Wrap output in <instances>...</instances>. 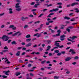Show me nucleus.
<instances>
[{
    "label": "nucleus",
    "mask_w": 79,
    "mask_h": 79,
    "mask_svg": "<svg viewBox=\"0 0 79 79\" xmlns=\"http://www.w3.org/2000/svg\"><path fill=\"white\" fill-rule=\"evenodd\" d=\"M19 3L15 4V8H16V10L17 11H20L21 10V8H20V6H19Z\"/></svg>",
    "instance_id": "obj_1"
},
{
    "label": "nucleus",
    "mask_w": 79,
    "mask_h": 79,
    "mask_svg": "<svg viewBox=\"0 0 79 79\" xmlns=\"http://www.w3.org/2000/svg\"><path fill=\"white\" fill-rule=\"evenodd\" d=\"M1 39L3 40L4 41H6L8 40L9 38L8 37V36L3 35L2 37H1Z\"/></svg>",
    "instance_id": "obj_2"
},
{
    "label": "nucleus",
    "mask_w": 79,
    "mask_h": 79,
    "mask_svg": "<svg viewBox=\"0 0 79 79\" xmlns=\"http://www.w3.org/2000/svg\"><path fill=\"white\" fill-rule=\"evenodd\" d=\"M69 52H71V54L72 55H74V54H76V52H74V50L72 49L69 50Z\"/></svg>",
    "instance_id": "obj_3"
},
{
    "label": "nucleus",
    "mask_w": 79,
    "mask_h": 79,
    "mask_svg": "<svg viewBox=\"0 0 79 79\" xmlns=\"http://www.w3.org/2000/svg\"><path fill=\"white\" fill-rule=\"evenodd\" d=\"M75 5H79V3L78 2H74L71 4V6H74Z\"/></svg>",
    "instance_id": "obj_4"
},
{
    "label": "nucleus",
    "mask_w": 79,
    "mask_h": 79,
    "mask_svg": "<svg viewBox=\"0 0 79 79\" xmlns=\"http://www.w3.org/2000/svg\"><path fill=\"white\" fill-rule=\"evenodd\" d=\"M55 45H56V47H59L60 46V44L56 41L55 42V44H54Z\"/></svg>",
    "instance_id": "obj_5"
},
{
    "label": "nucleus",
    "mask_w": 79,
    "mask_h": 79,
    "mask_svg": "<svg viewBox=\"0 0 79 79\" xmlns=\"http://www.w3.org/2000/svg\"><path fill=\"white\" fill-rule=\"evenodd\" d=\"M32 46V43H28L26 45V46L27 47H31Z\"/></svg>",
    "instance_id": "obj_6"
},
{
    "label": "nucleus",
    "mask_w": 79,
    "mask_h": 79,
    "mask_svg": "<svg viewBox=\"0 0 79 79\" xmlns=\"http://www.w3.org/2000/svg\"><path fill=\"white\" fill-rule=\"evenodd\" d=\"M70 38L72 40H74L75 39H76V38H77V36H73L72 37H70Z\"/></svg>",
    "instance_id": "obj_7"
},
{
    "label": "nucleus",
    "mask_w": 79,
    "mask_h": 79,
    "mask_svg": "<svg viewBox=\"0 0 79 79\" xmlns=\"http://www.w3.org/2000/svg\"><path fill=\"white\" fill-rule=\"evenodd\" d=\"M71 57H67V58H66L65 59V60L66 61H69V60H71Z\"/></svg>",
    "instance_id": "obj_8"
},
{
    "label": "nucleus",
    "mask_w": 79,
    "mask_h": 79,
    "mask_svg": "<svg viewBox=\"0 0 79 79\" xmlns=\"http://www.w3.org/2000/svg\"><path fill=\"white\" fill-rule=\"evenodd\" d=\"M74 10H76V11H75V12L76 13H79V9H78V8H75L74 9Z\"/></svg>",
    "instance_id": "obj_9"
},
{
    "label": "nucleus",
    "mask_w": 79,
    "mask_h": 79,
    "mask_svg": "<svg viewBox=\"0 0 79 79\" xmlns=\"http://www.w3.org/2000/svg\"><path fill=\"white\" fill-rule=\"evenodd\" d=\"M10 72V70H8L5 73V74H6V75L7 76H8V75H9V74H8V73H9V72Z\"/></svg>",
    "instance_id": "obj_10"
},
{
    "label": "nucleus",
    "mask_w": 79,
    "mask_h": 79,
    "mask_svg": "<svg viewBox=\"0 0 79 79\" xmlns=\"http://www.w3.org/2000/svg\"><path fill=\"white\" fill-rule=\"evenodd\" d=\"M20 51H18L17 52V53H16V56H20Z\"/></svg>",
    "instance_id": "obj_11"
},
{
    "label": "nucleus",
    "mask_w": 79,
    "mask_h": 79,
    "mask_svg": "<svg viewBox=\"0 0 79 79\" xmlns=\"http://www.w3.org/2000/svg\"><path fill=\"white\" fill-rule=\"evenodd\" d=\"M47 48H47L46 50V51H48L50 49V48H51V46H48L47 47Z\"/></svg>",
    "instance_id": "obj_12"
},
{
    "label": "nucleus",
    "mask_w": 79,
    "mask_h": 79,
    "mask_svg": "<svg viewBox=\"0 0 79 79\" xmlns=\"http://www.w3.org/2000/svg\"><path fill=\"white\" fill-rule=\"evenodd\" d=\"M28 27H29V26L27 25H25L23 27V28L24 29H27V28H28Z\"/></svg>",
    "instance_id": "obj_13"
},
{
    "label": "nucleus",
    "mask_w": 79,
    "mask_h": 79,
    "mask_svg": "<svg viewBox=\"0 0 79 79\" xmlns=\"http://www.w3.org/2000/svg\"><path fill=\"white\" fill-rule=\"evenodd\" d=\"M11 44L12 45H16L17 44V43H16V41H14L11 43Z\"/></svg>",
    "instance_id": "obj_14"
},
{
    "label": "nucleus",
    "mask_w": 79,
    "mask_h": 79,
    "mask_svg": "<svg viewBox=\"0 0 79 79\" xmlns=\"http://www.w3.org/2000/svg\"><path fill=\"white\" fill-rule=\"evenodd\" d=\"M20 74H21V73L20 72H16L15 74L16 76H19V75H20Z\"/></svg>",
    "instance_id": "obj_15"
},
{
    "label": "nucleus",
    "mask_w": 79,
    "mask_h": 79,
    "mask_svg": "<svg viewBox=\"0 0 79 79\" xmlns=\"http://www.w3.org/2000/svg\"><path fill=\"white\" fill-rule=\"evenodd\" d=\"M31 40V39L29 38V39H27L26 40V41L27 42H30Z\"/></svg>",
    "instance_id": "obj_16"
},
{
    "label": "nucleus",
    "mask_w": 79,
    "mask_h": 79,
    "mask_svg": "<svg viewBox=\"0 0 79 79\" xmlns=\"http://www.w3.org/2000/svg\"><path fill=\"white\" fill-rule=\"evenodd\" d=\"M49 30L51 31V33H54V32H55V31L51 28H49Z\"/></svg>",
    "instance_id": "obj_17"
},
{
    "label": "nucleus",
    "mask_w": 79,
    "mask_h": 79,
    "mask_svg": "<svg viewBox=\"0 0 79 79\" xmlns=\"http://www.w3.org/2000/svg\"><path fill=\"white\" fill-rule=\"evenodd\" d=\"M54 79H59V76H54Z\"/></svg>",
    "instance_id": "obj_18"
},
{
    "label": "nucleus",
    "mask_w": 79,
    "mask_h": 79,
    "mask_svg": "<svg viewBox=\"0 0 79 79\" xmlns=\"http://www.w3.org/2000/svg\"><path fill=\"white\" fill-rule=\"evenodd\" d=\"M25 37H26V38H30L31 37V35H27Z\"/></svg>",
    "instance_id": "obj_19"
},
{
    "label": "nucleus",
    "mask_w": 79,
    "mask_h": 79,
    "mask_svg": "<svg viewBox=\"0 0 79 79\" xmlns=\"http://www.w3.org/2000/svg\"><path fill=\"white\" fill-rule=\"evenodd\" d=\"M45 62H46V60H44L43 61H42L41 62V63L42 64H45Z\"/></svg>",
    "instance_id": "obj_20"
},
{
    "label": "nucleus",
    "mask_w": 79,
    "mask_h": 79,
    "mask_svg": "<svg viewBox=\"0 0 79 79\" xmlns=\"http://www.w3.org/2000/svg\"><path fill=\"white\" fill-rule=\"evenodd\" d=\"M70 18H69L68 17L65 16L64 17V19H69Z\"/></svg>",
    "instance_id": "obj_21"
},
{
    "label": "nucleus",
    "mask_w": 79,
    "mask_h": 79,
    "mask_svg": "<svg viewBox=\"0 0 79 79\" xmlns=\"http://www.w3.org/2000/svg\"><path fill=\"white\" fill-rule=\"evenodd\" d=\"M64 37H65V35H63L60 36V39H63L64 38Z\"/></svg>",
    "instance_id": "obj_22"
},
{
    "label": "nucleus",
    "mask_w": 79,
    "mask_h": 79,
    "mask_svg": "<svg viewBox=\"0 0 79 79\" xmlns=\"http://www.w3.org/2000/svg\"><path fill=\"white\" fill-rule=\"evenodd\" d=\"M27 67L28 68H30V67H31L32 66V64H29L27 65Z\"/></svg>",
    "instance_id": "obj_23"
},
{
    "label": "nucleus",
    "mask_w": 79,
    "mask_h": 79,
    "mask_svg": "<svg viewBox=\"0 0 79 79\" xmlns=\"http://www.w3.org/2000/svg\"><path fill=\"white\" fill-rule=\"evenodd\" d=\"M59 10V9L58 8H56L55 9H53V11H58Z\"/></svg>",
    "instance_id": "obj_24"
},
{
    "label": "nucleus",
    "mask_w": 79,
    "mask_h": 79,
    "mask_svg": "<svg viewBox=\"0 0 79 79\" xmlns=\"http://www.w3.org/2000/svg\"><path fill=\"white\" fill-rule=\"evenodd\" d=\"M57 34H60L61 33V31H60V30H59L57 31Z\"/></svg>",
    "instance_id": "obj_25"
},
{
    "label": "nucleus",
    "mask_w": 79,
    "mask_h": 79,
    "mask_svg": "<svg viewBox=\"0 0 79 79\" xmlns=\"http://www.w3.org/2000/svg\"><path fill=\"white\" fill-rule=\"evenodd\" d=\"M44 15V14H41L38 17V18H40V17H42V16H43V15Z\"/></svg>",
    "instance_id": "obj_26"
},
{
    "label": "nucleus",
    "mask_w": 79,
    "mask_h": 79,
    "mask_svg": "<svg viewBox=\"0 0 79 79\" xmlns=\"http://www.w3.org/2000/svg\"><path fill=\"white\" fill-rule=\"evenodd\" d=\"M79 59V57L77 56H76L74 58V60H77Z\"/></svg>",
    "instance_id": "obj_27"
},
{
    "label": "nucleus",
    "mask_w": 79,
    "mask_h": 79,
    "mask_svg": "<svg viewBox=\"0 0 79 79\" xmlns=\"http://www.w3.org/2000/svg\"><path fill=\"white\" fill-rule=\"evenodd\" d=\"M39 51H42L43 50V48H39Z\"/></svg>",
    "instance_id": "obj_28"
},
{
    "label": "nucleus",
    "mask_w": 79,
    "mask_h": 79,
    "mask_svg": "<svg viewBox=\"0 0 79 79\" xmlns=\"http://www.w3.org/2000/svg\"><path fill=\"white\" fill-rule=\"evenodd\" d=\"M29 17H30V18H33L34 17V15H29Z\"/></svg>",
    "instance_id": "obj_29"
},
{
    "label": "nucleus",
    "mask_w": 79,
    "mask_h": 79,
    "mask_svg": "<svg viewBox=\"0 0 79 79\" xmlns=\"http://www.w3.org/2000/svg\"><path fill=\"white\" fill-rule=\"evenodd\" d=\"M59 48H64V46H63V45H61V46L59 45Z\"/></svg>",
    "instance_id": "obj_30"
},
{
    "label": "nucleus",
    "mask_w": 79,
    "mask_h": 79,
    "mask_svg": "<svg viewBox=\"0 0 79 79\" xmlns=\"http://www.w3.org/2000/svg\"><path fill=\"white\" fill-rule=\"evenodd\" d=\"M54 52L55 53H59V50H55L54 51Z\"/></svg>",
    "instance_id": "obj_31"
},
{
    "label": "nucleus",
    "mask_w": 79,
    "mask_h": 79,
    "mask_svg": "<svg viewBox=\"0 0 79 79\" xmlns=\"http://www.w3.org/2000/svg\"><path fill=\"white\" fill-rule=\"evenodd\" d=\"M47 42H48V44H50L52 42V41H51V40H47Z\"/></svg>",
    "instance_id": "obj_32"
},
{
    "label": "nucleus",
    "mask_w": 79,
    "mask_h": 79,
    "mask_svg": "<svg viewBox=\"0 0 79 79\" xmlns=\"http://www.w3.org/2000/svg\"><path fill=\"white\" fill-rule=\"evenodd\" d=\"M19 62L20 63H23V61L21 60H19Z\"/></svg>",
    "instance_id": "obj_33"
},
{
    "label": "nucleus",
    "mask_w": 79,
    "mask_h": 79,
    "mask_svg": "<svg viewBox=\"0 0 79 79\" xmlns=\"http://www.w3.org/2000/svg\"><path fill=\"white\" fill-rule=\"evenodd\" d=\"M61 52L57 54V56H61Z\"/></svg>",
    "instance_id": "obj_34"
},
{
    "label": "nucleus",
    "mask_w": 79,
    "mask_h": 79,
    "mask_svg": "<svg viewBox=\"0 0 79 79\" xmlns=\"http://www.w3.org/2000/svg\"><path fill=\"white\" fill-rule=\"evenodd\" d=\"M8 50H4L2 51L4 53H5V52H8Z\"/></svg>",
    "instance_id": "obj_35"
},
{
    "label": "nucleus",
    "mask_w": 79,
    "mask_h": 79,
    "mask_svg": "<svg viewBox=\"0 0 79 79\" xmlns=\"http://www.w3.org/2000/svg\"><path fill=\"white\" fill-rule=\"evenodd\" d=\"M57 4L58 5H62V3H61V2H59L57 3Z\"/></svg>",
    "instance_id": "obj_36"
},
{
    "label": "nucleus",
    "mask_w": 79,
    "mask_h": 79,
    "mask_svg": "<svg viewBox=\"0 0 79 79\" xmlns=\"http://www.w3.org/2000/svg\"><path fill=\"white\" fill-rule=\"evenodd\" d=\"M14 27V25H10L9 27V28H13Z\"/></svg>",
    "instance_id": "obj_37"
},
{
    "label": "nucleus",
    "mask_w": 79,
    "mask_h": 79,
    "mask_svg": "<svg viewBox=\"0 0 79 79\" xmlns=\"http://www.w3.org/2000/svg\"><path fill=\"white\" fill-rule=\"evenodd\" d=\"M34 4H35V2H32L30 4V5H34Z\"/></svg>",
    "instance_id": "obj_38"
},
{
    "label": "nucleus",
    "mask_w": 79,
    "mask_h": 79,
    "mask_svg": "<svg viewBox=\"0 0 79 79\" xmlns=\"http://www.w3.org/2000/svg\"><path fill=\"white\" fill-rule=\"evenodd\" d=\"M66 31L69 32H70V29L69 28H67L66 29Z\"/></svg>",
    "instance_id": "obj_39"
},
{
    "label": "nucleus",
    "mask_w": 79,
    "mask_h": 79,
    "mask_svg": "<svg viewBox=\"0 0 79 79\" xmlns=\"http://www.w3.org/2000/svg\"><path fill=\"white\" fill-rule=\"evenodd\" d=\"M2 77H3V78H7V76H5V75L2 76Z\"/></svg>",
    "instance_id": "obj_40"
},
{
    "label": "nucleus",
    "mask_w": 79,
    "mask_h": 79,
    "mask_svg": "<svg viewBox=\"0 0 79 79\" xmlns=\"http://www.w3.org/2000/svg\"><path fill=\"white\" fill-rule=\"evenodd\" d=\"M23 48V47H18L17 48L18 50H20V49H21L22 48Z\"/></svg>",
    "instance_id": "obj_41"
},
{
    "label": "nucleus",
    "mask_w": 79,
    "mask_h": 79,
    "mask_svg": "<svg viewBox=\"0 0 79 79\" xmlns=\"http://www.w3.org/2000/svg\"><path fill=\"white\" fill-rule=\"evenodd\" d=\"M68 28L70 29H73V28H74V27H73V26H70V27H69Z\"/></svg>",
    "instance_id": "obj_42"
},
{
    "label": "nucleus",
    "mask_w": 79,
    "mask_h": 79,
    "mask_svg": "<svg viewBox=\"0 0 79 79\" xmlns=\"http://www.w3.org/2000/svg\"><path fill=\"white\" fill-rule=\"evenodd\" d=\"M70 21H75V19L73 18L72 19L70 20Z\"/></svg>",
    "instance_id": "obj_43"
},
{
    "label": "nucleus",
    "mask_w": 79,
    "mask_h": 79,
    "mask_svg": "<svg viewBox=\"0 0 79 79\" xmlns=\"http://www.w3.org/2000/svg\"><path fill=\"white\" fill-rule=\"evenodd\" d=\"M5 15V13H3L2 14H0V16H3Z\"/></svg>",
    "instance_id": "obj_44"
},
{
    "label": "nucleus",
    "mask_w": 79,
    "mask_h": 79,
    "mask_svg": "<svg viewBox=\"0 0 79 79\" xmlns=\"http://www.w3.org/2000/svg\"><path fill=\"white\" fill-rule=\"evenodd\" d=\"M21 19L22 21H24L25 20V18H24V17H22Z\"/></svg>",
    "instance_id": "obj_45"
},
{
    "label": "nucleus",
    "mask_w": 79,
    "mask_h": 79,
    "mask_svg": "<svg viewBox=\"0 0 79 79\" xmlns=\"http://www.w3.org/2000/svg\"><path fill=\"white\" fill-rule=\"evenodd\" d=\"M40 21H38L34 23V24H37V23H40Z\"/></svg>",
    "instance_id": "obj_46"
},
{
    "label": "nucleus",
    "mask_w": 79,
    "mask_h": 79,
    "mask_svg": "<svg viewBox=\"0 0 79 79\" xmlns=\"http://www.w3.org/2000/svg\"><path fill=\"white\" fill-rule=\"evenodd\" d=\"M57 8H62V6H57Z\"/></svg>",
    "instance_id": "obj_47"
},
{
    "label": "nucleus",
    "mask_w": 79,
    "mask_h": 79,
    "mask_svg": "<svg viewBox=\"0 0 79 79\" xmlns=\"http://www.w3.org/2000/svg\"><path fill=\"white\" fill-rule=\"evenodd\" d=\"M61 53L62 54H64V53H66V52H65V51H62L61 52Z\"/></svg>",
    "instance_id": "obj_48"
},
{
    "label": "nucleus",
    "mask_w": 79,
    "mask_h": 79,
    "mask_svg": "<svg viewBox=\"0 0 79 79\" xmlns=\"http://www.w3.org/2000/svg\"><path fill=\"white\" fill-rule=\"evenodd\" d=\"M70 73V71H67L66 72V74H69Z\"/></svg>",
    "instance_id": "obj_49"
},
{
    "label": "nucleus",
    "mask_w": 79,
    "mask_h": 79,
    "mask_svg": "<svg viewBox=\"0 0 79 79\" xmlns=\"http://www.w3.org/2000/svg\"><path fill=\"white\" fill-rule=\"evenodd\" d=\"M4 49H8V48L7 46H5L4 48Z\"/></svg>",
    "instance_id": "obj_50"
},
{
    "label": "nucleus",
    "mask_w": 79,
    "mask_h": 79,
    "mask_svg": "<svg viewBox=\"0 0 79 79\" xmlns=\"http://www.w3.org/2000/svg\"><path fill=\"white\" fill-rule=\"evenodd\" d=\"M73 15H74L73 13H71L69 14V16H73Z\"/></svg>",
    "instance_id": "obj_51"
},
{
    "label": "nucleus",
    "mask_w": 79,
    "mask_h": 79,
    "mask_svg": "<svg viewBox=\"0 0 79 79\" xmlns=\"http://www.w3.org/2000/svg\"><path fill=\"white\" fill-rule=\"evenodd\" d=\"M26 44V43L25 42H22L21 43V44L22 45H24Z\"/></svg>",
    "instance_id": "obj_52"
},
{
    "label": "nucleus",
    "mask_w": 79,
    "mask_h": 79,
    "mask_svg": "<svg viewBox=\"0 0 79 79\" xmlns=\"http://www.w3.org/2000/svg\"><path fill=\"white\" fill-rule=\"evenodd\" d=\"M33 47H34V48H35V47H37V44H35L33 45Z\"/></svg>",
    "instance_id": "obj_53"
},
{
    "label": "nucleus",
    "mask_w": 79,
    "mask_h": 79,
    "mask_svg": "<svg viewBox=\"0 0 79 79\" xmlns=\"http://www.w3.org/2000/svg\"><path fill=\"white\" fill-rule=\"evenodd\" d=\"M35 54L36 55H40V52H35Z\"/></svg>",
    "instance_id": "obj_54"
},
{
    "label": "nucleus",
    "mask_w": 79,
    "mask_h": 79,
    "mask_svg": "<svg viewBox=\"0 0 79 79\" xmlns=\"http://www.w3.org/2000/svg\"><path fill=\"white\" fill-rule=\"evenodd\" d=\"M16 29V27L14 26V27H13V28H12V29H13V30H15Z\"/></svg>",
    "instance_id": "obj_55"
},
{
    "label": "nucleus",
    "mask_w": 79,
    "mask_h": 79,
    "mask_svg": "<svg viewBox=\"0 0 79 79\" xmlns=\"http://www.w3.org/2000/svg\"><path fill=\"white\" fill-rule=\"evenodd\" d=\"M76 62H74L72 63V64H73V65H75V64H76Z\"/></svg>",
    "instance_id": "obj_56"
},
{
    "label": "nucleus",
    "mask_w": 79,
    "mask_h": 79,
    "mask_svg": "<svg viewBox=\"0 0 79 79\" xmlns=\"http://www.w3.org/2000/svg\"><path fill=\"white\" fill-rule=\"evenodd\" d=\"M47 9H44L43 10V12H45V11H47Z\"/></svg>",
    "instance_id": "obj_57"
},
{
    "label": "nucleus",
    "mask_w": 79,
    "mask_h": 79,
    "mask_svg": "<svg viewBox=\"0 0 79 79\" xmlns=\"http://www.w3.org/2000/svg\"><path fill=\"white\" fill-rule=\"evenodd\" d=\"M40 70H41V71H44V70H45V69H44V68H41Z\"/></svg>",
    "instance_id": "obj_58"
},
{
    "label": "nucleus",
    "mask_w": 79,
    "mask_h": 79,
    "mask_svg": "<svg viewBox=\"0 0 79 79\" xmlns=\"http://www.w3.org/2000/svg\"><path fill=\"white\" fill-rule=\"evenodd\" d=\"M49 24H50V23H49V22L48 21V22H46V25H49Z\"/></svg>",
    "instance_id": "obj_59"
},
{
    "label": "nucleus",
    "mask_w": 79,
    "mask_h": 79,
    "mask_svg": "<svg viewBox=\"0 0 79 79\" xmlns=\"http://www.w3.org/2000/svg\"><path fill=\"white\" fill-rule=\"evenodd\" d=\"M30 76H34V75L32 73H30Z\"/></svg>",
    "instance_id": "obj_60"
},
{
    "label": "nucleus",
    "mask_w": 79,
    "mask_h": 79,
    "mask_svg": "<svg viewBox=\"0 0 79 79\" xmlns=\"http://www.w3.org/2000/svg\"><path fill=\"white\" fill-rule=\"evenodd\" d=\"M16 2H21L20 0H15Z\"/></svg>",
    "instance_id": "obj_61"
},
{
    "label": "nucleus",
    "mask_w": 79,
    "mask_h": 79,
    "mask_svg": "<svg viewBox=\"0 0 79 79\" xmlns=\"http://www.w3.org/2000/svg\"><path fill=\"white\" fill-rule=\"evenodd\" d=\"M46 63L47 64H49L50 63V61H47Z\"/></svg>",
    "instance_id": "obj_62"
},
{
    "label": "nucleus",
    "mask_w": 79,
    "mask_h": 79,
    "mask_svg": "<svg viewBox=\"0 0 79 79\" xmlns=\"http://www.w3.org/2000/svg\"><path fill=\"white\" fill-rule=\"evenodd\" d=\"M26 54V52H23L21 54L22 55H24Z\"/></svg>",
    "instance_id": "obj_63"
},
{
    "label": "nucleus",
    "mask_w": 79,
    "mask_h": 79,
    "mask_svg": "<svg viewBox=\"0 0 79 79\" xmlns=\"http://www.w3.org/2000/svg\"><path fill=\"white\" fill-rule=\"evenodd\" d=\"M26 79H32V78L30 77H27Z\"/></svg>",
    "instance_id": "obj_64"
}]
</instances>
